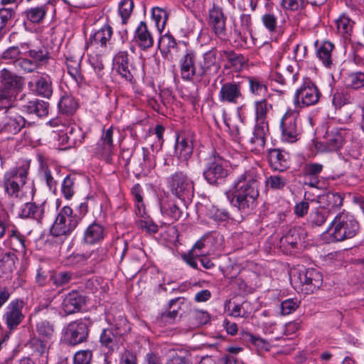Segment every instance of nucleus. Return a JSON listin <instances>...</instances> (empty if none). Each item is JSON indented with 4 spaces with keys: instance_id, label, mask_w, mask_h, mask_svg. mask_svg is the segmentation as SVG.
Listing matches in <instances>:
<instances>
[{
    "instance_id": "34",
    "label": "nucleus",
    "mask_w": 364,
    "mask_h": 364,
    "mask_svg": "<svg viewBox=\"0 0 364 364\" xmlns=\"http://www.w3.org/2000/svg\"><path fill=\"white\" fill-rule=\"evenodd\" d=\"M268 159L270 166L274 170L283 171L288 166L285 154L279 149H274L270 150L268 154Z\"/></svg>"
},
{
    "instance_id": "3",
    "label": "nucleus",
    "mask_w": 364,
    "mask_h": 364,
    "mask_svg": "<svg viewBox=\"0 0 364 364\" xmlns=\"http://www.w3.org/2000/svg\"><path fill=\"white\" fill-rule=\"evenodd\" d=\"M168 186L173 195L184 201L190 199L194 193V183L186 173L177 171L167 178Z\"/></svg>"
},
{
    "instance_id": "33",
    "label": "nucleus",
    "mask_w": 364,
    "mask_h": 364,
    "mask_svg": "<svg viewBox=\"0 0 364 364\" xmlns=\"http://www.w3.org/2000/svg\"><path fill=\"white\" fill-rule=\"evenodd\" d=\"M67 70L69 75L77 83L83 81V75L81 73V57L79 55H68L65 58Z\"/></svg>"
},
{
    "instance_id": "7",
    "label": "nucleus",
    "mask_w": 364,
    "mask_h": 364,
    "mask_svg": "<svg viewBox=\"0 0 364 364\" xmlns=\"http://www.w3.org/2000/svg\"><path fill=\"white\" fill-rule=\"evenodd\" d=\"M320 97L321 92L316 84L309 78H306L295 92L294 104L299 108L314 105Z\"/></svg>"
},
{
    "instance_id": "10",
    "label": "nucleus",
    "mask_w": 364,
    "mask_h": 364,
    "mask_svg": "<svg viewBox=\"0 0 364 364\" xmlns=\"http://www.w3.org/2000/svg\"><path fill=\"white\" fill-rule=\"evenodd\" d=\"M280 127L282 141L293 143L299 139L300 129L295 114L287 112L281 119Z\"/></svg>"
},
{
    "instance_id": "56",
    "label": "nucleus",
    "mask_w": 364,
    "mask_h": 364,
    "mask_svg": "<svg viewBox=\"0 0 364 364\" xmlns=\"http://www.w3.org/2000/svg\"><path fill=\"white\" fill-rule=\"evenodd\" d=\"M134 9L133 0H122L119 5V14L122 23L126 24Z\"/></svg>"
},
{
    "instance_id": "29",
    "label": "nucleus",
    "mask_w": 364,
    "mask_h": 364,
    "mask_svg": "<svg viewBox=\"0 0 364 364\" xmlns=\"http://www.w3.org/2000/svg\"><path fill=\"white\" fill-rule=\"evenodd\" d=\"M306 236L305 230L301 227L291 228L287 233L282 237L280 242L283 246H290L296 248L299 242Z\"/></svg>"
},
{
    "instance_id": "26",
    "label": "nucleus",
    "mask_w": 364,
    "mask_h": 364,
    "mask_svg": "<svg viewBox=\"0 0 364 364\" xmlns=\"http://www.w3.org/2000/svg\"><path fill=\"white\" fill-rule=\"evenodd\" d=\"M323 166L318 163L306 164L303 168L305 184L310 187L317 188L320 183L321 173Z\"/></svg>"
},
{
    "instance_id": "36",
    "label": "nucleus",
    "mask_w": 364,
    "mask_h": 364,
    "mask_svg": "<svg viewBox=\"0 0 364 364\" xmlns=\"http://www.w3.org/2000/svg\"><path fill=\"white\" fill-rule=\"evenodd\" d=\"M112 35V28L109 25L104 26L89 38L87 44L100 43L101 46H106Z\"/></svg>"
},
{
    "instance_id": "28",
    "label": "nucleus",
    "mask_w": 364,
    "mask_h": 364,
    "mask_svg": "<svg viewBox=\"0 0 364 364\" xmlns=\"http://www.w3.org/2000/svg\"><path fill=\"white\" fill-rule=\"evenodd\" d=\"M209 23L218 36L225 34V19L223 11L219 7H213L209 12Z\"/></svg>"
},
{
    "instance_id": "4",
    "label": "nucleus",
    "mask_w": 364,
    "mask_h": 364,
    "mask_svg": "<svg viewBox=\"0 0 364 364\" xmlns=\"http://www.w3.org/2000/svg\"><path fill=\"white\" fill-rule=\"evenodd\" d=\"M228 162L216 152L206 159L203 171L205 179L213 185L220 183L228 175Z\"/></svg>"
},
{
    "instance_id": "25",
    "label": "nucleus",
    "mask_w": 364,
    "mask_h": 364,
    "mask_svg": "<svg viewBox=\"0 0 364 364\" xmlns=\"http://www.w3.org/2000/svg\"><path fill=\"white\" fill-rule=\"evenodd\" d=\"M1 87L14 93L16 95L23 87V81L22 78L6 69L1 71Z\"/></svg>"
},
{
    "instance_id": "49",
    "label": "nucleus",
    "mask_w": 364,
    "mask_h": 364,
    "mask_svg": "<svg viewBox=\"0 0 364 364\" xmlns=\"http://www.w3.org/2000/svg\"><path fill=\"white\" fill-rule=\"evenodd\" d=\"M76 257L78 258V262H85L92 264L102 261L104 258L102 250H100L98 249L78 254Z\"/></svg>"
},
{
    "instance_id": "47",
    "label": "nucleus",
    "mask_w": 364,
    "mask_h": 364,
    "mask_svg": "<svg viewBox=\"0 0 364 364\" xmlns=\"http://www.w3.org/2000/svg\"><path fill=\"white\" fill-rule=\"evenodd\" d=\"M223 56L228 60L229 67L235 70H240L245 63V59L241 54H237L233 50H224Z\"/></svg>"
},
{
    "instance_id": "1",
    "label": "nucleus",
    "mask_w": 364,
    "mask_h": 364,
    "mask_svg": "<svg viewBox=\"0 0 364 364\" xmlns=\"http://www.w3.org/2000/svg\"><path fill=\"white\" fill-rule=\"evenodd\" d=\"M261 179L260 169L254 167L245 171L235 179L232 203L242 213L248 214L255 207Z\"/></svg>"
},
{
    "instance_id": "21",
    "label": "nucleus",
    "mask_w": 364,
    "mask_h": 364,
    "mask_svg": "<svg viewBox=\"0 0 364 364\" xmlns=\"http://www.w3.org/2000/svg\"><path fill=\"white\" fill-rule=\"evenodd\" d=\"M85 303L86 299L82 294L73 291L65 296L61 306L64 312L69 315L80 311Z\"/></svg>"
},
{
    "instance_id": "15",
    "label": "nucleus",
    "mask_w": 364,
    "mask_h": 364,
    "mask_svg": "<svg viewBox=\"0 0 364 364\" xmlns=\"http://www.w3.org/2000/svg\"><path fill=\"white\" fill-rule=\"evenodd\" d=\"M181 75L185 80L193 79L200 80L198 73V64L196 63V56L193 51L187 52L180 60Z\"/></svg>"
},
{
    "instance_id": "42",
    "label": "nucleus",
    "mask_w": 364,
    "mask_h": 364,
    "mask_svg": "<svg viewBox=\"0 0 364 364\" xmlns=\"http://www.w3.org/2000/svg\"><path fill=\"white\" fill-rule=\"evenodd\" d=\"M346 87L357 90L364 86V73L361 72L348 73L343 80Z\"/></svg>"
},
{
    "instance_id": "59",
    "label": "nucleus",
    "mask_w": 364,
    "mask_h": 364,
    "mask_svg": "<svg viewBox=\"0 0 364 364\" xmlns=\"http://www.w3.org/2000/svg\"><path fill=\"white\" fill-rule=\"evenodd\" d=\"M336 25L339 33L345 35L351 32L353 22L348 16L342 15L336 21Z\"/></svg>"
},
{
    "instance_id": "45",
    "label": "nucleus",
    "mask_w": 364,
    "mask_h": 364,
    "mask_svg": "<svg viewBox=\"0 0 364 364\" xmlns=\"http://www.w3.org/2000/svg\"><path fill=\"white\" fill-rule=\"evenodd\" d=\"M36 330L44 339H51L54 334V326L49 321L39 318L36 321Z\"/></svg>"
},
{
    "instance_id": "43",
    "label": "nucleus",
    "mask_w": 364,
    "mask_h": 364,
    "mask_svg": "<svg viewBox=\"0 0 364 364\" xmlns=\"http://www.w3.org/2000/svg\"><path fill=\"white\" fill-rule=\"evenodd\" d=\"M333 48V43L329 41H325L317 50L318 58L327 68H330L332 65L331 52Z\"/></svg>"
},
{
    "instance_id": "58",
    "label": "nucleus",
    "mask_w": 364,
    "mask_h": 364,
    "mask_svg": "<svg viewBox=\"0 0 364 364\" xmlns=\"http://www.w3.org/2000/svg\"><path fill=\"white\" fill-rule=\"evenodd\" d=\"M10 215L4 209H0V238H2L6 230H9L13 227Z\"/></svg>"
},
{
    "instance_id": "14",
    "label": "nucleus",
    "mask_w": 364,
    "mask_h": 364,
    "mask_svg": "<svg viewBox=\"0 0 364 364\" xmlns=\"http://www.w3.org/2000/svg\"><path fill=\"white\" fill-rule=\"evenodd\" d=\"M121 321L124 325L123 328L116 324L114 327L104 329L100 334V343L109 353L112 352L117 347V338L127 331L126 320L122 319Z\"/></svg>"
},
{
    "instance_id": "60",
    "label": "nucleus",
    "mask_w": 364,
    "mask_h": 364,
    "mask_svg": "<svg viewBox=\"0 0 364 364\" xmlns=\"http://www.w3.org/2000/svg\"><path fill=\"white\" fill-rule=\"evenodd\" d=\"M72 273L61 272L53 274L50 276V280L56 287H63L70 282L72 279Z\"/></svg>"
},
{
    "instance_id": "46",
    "label": "nucleus",
    "mask_w": 364,
    "mask_h": 364,
    "mask_svg": "<svg viewBox=\"0 0 364 364\" xmlns=\"http://www.w3.org/2000/svg\"><path fill=\"white\" fill-rule=\"evenodd\" d=\"M9 239L10 240L11 245H12L13 240H16V243L14 244V247H13L12 249L16 251L26 250L25 237L14 224L13 227H11L9 230Z\"/></svg>"
},
{
    "instance_id": "19",
    "label": "nucleus",
    "mask_w": 364,
    "mask_h": 364,
    "mask_svg": "<svg viewBox=\"0 0 364 364\" xmlns=\"http://www.w3.org/2000/svg\"><path fill=\"white\" fill-rule=\"evenodd\" d=\"M217 51L211 49L205 52L202 60L198 62V73L200 74V78L204 76H210L216 74L220 69V65L216 61Z\"/></svg>"
},
{
    "instance_id": "20",
    "label": "nucleus",
    "mask_w": 364,
    "mask_h": 364,
    "mask_svg": "<svg viewBox=\"0 0 364 364\" xmlns=\"http://www.w3.org/2000/svg\"><path fill=\"white\" fill-rule=\"evenodd\" d=\"M28 87L36 95L43 97L50 98L53 94L52 80L48 75L34 77L28 82Z\"/></svg>"
},
{
    "instance_id": "64",
    "label": "nucleus",
    "mask_w": 364,
    "mask_h": 364,
    "mask_svg": "<svg viewBox=\"0 0 364 364\" xmlns=\"http://www.w3.org/2000/svg\"><path fill=\"white\" fill-rule=\"evenodd\" d=\"M91 359L92 351L80 350L75 354L74 364H90Z\"/></svg>"
},
{
    "instance_id": "11",
    "label": "nucleus",
    "mask_w": 364,
    "mask_h": 364,
    "mask_svg": "<svg viewBox=\"0 0 364 364\" xmlns=\"http://www.w3.org/2000/svg\"><path fill=\"white\" fill-rule=\"evenodd\" d=\"M113 149V128L111 127L103 132L96 144L95 153L107 163L111 164L112 162Z\"/></svg>"
},
{
    "instance_id": "30",
    "label": "nucleus",
    "mask_w": 364,
    "mask_h": 364,
    "mask_svg": "<svg viewBox=\"0 0 364 364\" xmlns=\"http://www.w3.org/2000/svg\"><path fill=\"white\" fill-rule=\"evenodd\" d=\"M105 234L104 227L99 223H93L85 230L83 241L87 244L93 245L102 240Z\"/></svg>"
},
{
    "instance_id": "22",
    "label": "nucleus",
    "mask_w": 364,
    "mask_h": 364,
    "mask_svg": "<svg viewBox=\"0 0 364 364\" xmlns=\"http://www.w3.org/2000/svg\"><path fill=\"white\" fill-rule=\"evenodd\" d=\"M184 301L183 297H177L169 301L168 310L160 314L158 317L159 322L164 326L173 323L178 316V311Z\"/></svg>"
},
{
    "instance_id": "63",
    "label": "nucleus",
    "mask_w": 364,
    "mask_h": 364,
    "mask_svg": "<svg viewBox=\"0 0 364 364\" xmlns=\"http://www.w3.org/2000/svg\"><path fill=\"white\" fill-rule=\"evenodd\" d=\"M63 132H65V136L64 137V136L62 135L63 137V142L70 144H75L77 139L76 134H80V130L75 126H68L65 127V130Z\"/></svg>"
},
{
    "instance_id": "18",
    "label": "nucleus",
    "mask_w": 364,
    "mask_h": 364,
    "mask_svg": "<svg viewBox=\"0 0 364 364\" xmlns=\"http://www.w3.org/2000/svg\"><path fill=\"white\" fill-rule=\"evenodd\" d=\"M114 65L117 72L127 81L132 82L134 79V68L127 51H119L114 58Z\"/></svg>"
},
{
    "instance_id": "44",
    "label": "nucleus",
    "mask_w": 364,
    "mask_h": 364,
    "mask_svg": "<svg viewBox=\"0 0 364 364\" xmlns=\"http://www.w3.org/2000/svg\"><path fill=\"white\" fill-rule=\"evenodd\" d=\"M28 56L36 62L38 67L46 64L50 59V53L46 47H41L38 49L28 50Z\"/></svg>"
},
{
    "instance_id": "61",
    "label": "nucleus",
    "mask_w": 364,
    "mask_h": 364,
    "mask_svg": "<svg viewBox=\"0 0 364 364\" xmlns=\"http://www.w3.org/2000/svg\"><path fill=\"white\" fill-rule=\"evenodd\" d=\"M176 46V40L169 34L161 36L159 42V47L163 53L170 52V50L175 48Z\"/></svg>"
},
{
    "instance_id": "2",
    "label": "nucleus",
    "mask_w": 364,
    "mask_h": 364,
    "mask_svg": "<svg viewBox=\"0 0 364 364\" xmlns=\"http://www.w3.org/2000/svg\"><path fill=\"white\" fill-rule=\"evenodd\" d=\"M359 230V224L348 213H338L330 224L326 232L331 242H341L353 238Z\"/></svg>"
},
{
    "instance_id": "13",
    "label": "nucleus",
    "mask_w": 364,
    "mask_h": 364,
    "mask_svg": "<svg viewBox=\"0 0 364 364\" xmlns=\"http://www.w3.org/2000/svg\"><path fill=\"white\" fill-rule=\"evenodd\" d=\"M343 131L337 129H328L323 140L317 142L316 147L318 151L329 152L338 150L343 145Z\"/></svg>"
},
{
    "instance_id": "51",
    "label": "nucleus",
    "mask_w": 364,
    "mask_h": 364,
    "mask_svg": "<svg viewBox=\"0 0 364 364\" xmlns=\"http://www.w3.org/2000/svg\"><path fill=\"white\" fill-rule=\"evenodd\" d=\"M16 98V95L14 93L0 87V110L13 109Z\"/></svg>"
},
{
    "instance_id": "35",
    "label": "nucleus",
    "mask_w": 364,
    "mask_h": 364,
    "mask_svg": "<svg viewBox=\"0 0 364 364\" xmlns=\"http://www.w3.org/2000/svg\"><path fill=\"white\" fill-rule=\"evenodd\" d=\"M43 204L38 206L33 203H26L19 215L22 218H31L40 222L43 217Z\"/></svg>"
},
{
    "instance_id": "39",
    "label": "nucleus",
    "mask_w": 364,
    "mask_h": 364,
    "mask_svg": "<svg viewBox=\"0 0 364 364\" xmlns=\"http://www.w3.org/2000/svg\"><path fill=\"white\" fill-rule=\"evenodd\" d=\"M166 364H191V355L185 349L171 350Z\"/></svg>"
},
{
    "instance_id": "54",
    "label": "nucleus",
    "mask_w": 364,
    "mask_h": 364,
    "mask_svg": "<svg viewBox=\"0 0 364 364\" xmlns=\"http://www.w3.org/2000/svg\"><path fill=\"white\" fill-rule=\"evenodd\" d=\"M208 215L210 218L216 222H225L230 218V213L226 210L219 208L215 205H212L208 209Z\"/></svg>"
},
{
    "instance_id": "5",
    "label": "nucleus",
    "mask_w": 364,
    "mask_h": 364,
    "mask_svg": "<svg viewBox=\"0 0 364 364\" xmlns=\"http://www.w3.org/2000/svg\"><path fill=\"white\" fill-rule=\"evenodd\" d=\"M80 220L69 206H65L58 213L50 232L54 237L68 235L77 227Z\"/></svg>"
},
{
    "instance_id": "32",
    "label": "nucleus",
    "mask_w": 364,
    "mask_h": 364,
    "mask_svg": "<svg viewBox=\"0 0 364 364\" xmlns=\"http://www.w3.org/2000/svg\"><path fill=\"white\" fill-rule=\"evenodd\" d=\"M48 103L40 100H35L26 102L22 106V110L29 114H35L37 117H45L48 114Z\"/></svg>"
},
{
    "instance_id": "50",
    "label": "nucleus",
    "mask_w": 364,
    "mask_h": 364,
    "mask_svg": "<svg viewBox=\"0 0 364 364\" xmlns=\"http://www.w3.org/2000/svg\"><path fill=\"white\" fill-rule=\"evenodd\" d=\"M233 33L236 36L235 41L242 42L245 46H250L254 43L252 29H246L235 25Z\"/></svg>"
},
{
    "instance_id": "27",
    "label": "nucleus",
    "mask_w": 364,
    "mask_h": 364,
    "mask_svg": "<svg viewBox=\"0 0 364 364\" xmlns=\"http://www.w3.org/2000/svg\"><path fill=\"white\" fill-rule=\"evenodd\" d=\"M134 41L142 50H146L153 46V37L148 31L146 23L144 21H141L136 28Z\"/></svg>"
},
{
    "instance_id": "48",
    "label": "nucleus",
    "mask_w": 364,
    "mask_h": 364,
    "mask_svg": "<svg viewBox=\"0 0 364 364\" xmlns=\"http://www.w3.org/2000/svg\"><path fill=\"white\" fill-rule=\"evenodd\" d=\"M60 111L65 114H73L77 108L75 100L70 95L63 96L58 102Z\"/></svg>"
},
{
    "instance_id": "62",
    "label": "nucleus",
    "mask_w": 364,
    "mask_h": 364,
    "mask_svg": "<svg viewBox=\"0 0 364 364\" xmlns=\"http://www.w3.org/2000/svg\"><path fill=\"white\" fill-rule=\"evenodd\" d=\"M152 18L154 20L157 29L161 32L166 24V12L159 8L152 9Z\"/></svg>"
},
{
    "instance_id": "53",
    "label": "nucleus",
    "mask_w": 364,
    "mask_h": 364,
    "mask_svg": "<svg viewBox=\"0 0 364 364\" xmlns=\"http://www.w3.org/2000/svg\"><path fill=\"white\" fill-rule=\"evenodd\" d=\"M320 203L326 202V205L331 208H338L343 205V198L337 193L328 192L319 198Z\"/></svg>"
},
{
    "instance_id": "52",
    "label": "nucleus",
    "mask_w": 364,
    "mask_h": 364,
    "mask_svg": "<svg viewBox=\"0 0 364 364\" xmlns=\"http://www.w3.org/2000/svg\"><path fill=\"white\" fill-rule=\"evenodd\" d=\"M16 255L11 252L1 250L0 256V268L4 272H11L14 267Z\"/></svg>"
},
{
    "instance_id": "38",
    "label": "nucleus",
    "mask_w": 364,
    "mask_h": 364,
    "mask_svg": "<svg viewBox=\"0 0 364 364\" xmlns=\"http://www.w3.org/2000/svg\"><path fill=\"white\" fill-rule=\"evenodd\" d=\"M255 121L257 123L268 124L266 121L267 112L272 108L264 98L255 102Z\"/></svg>"
},
{
    "instance_id": "23",
    "label": "nucleus",
    "mask_w": 364,
    "mask_h": 364,
    "mask_svg": "<svg viewBox=\"0 0 364 364\" xmlns=\"http://www.w3.org/2000/svg\"><path fill=\"white\" fill-rule=\"evenodd\" d=\"M160 209L162 215L168 218L172 223L183 218L186 215L184 213V205L180 206L176 202L167 198L161 200Z\"/></svg>"
},
{
    "instance_id": "37",
    "label": "nucleus",
    "mask_w": 364,
    "mask_h": 364,
    "mask_svg": "<svg viewBox=\"0 0 364 364\" xmlns=\"http://www.w3.org/2000/svg\"><path fill=\"white\" fill-rule=\"evenodd\" d=\"M249 84L250 92L254 96L264 97L267 95L268 88L264 80L256 77H247L244 78Z\"/></svg>"
},
{
    "instance_id": "16",
    "label": "nucleus",
    "mask_w": 364,
    "mask_h": 364,
    "mask_svg": "<svg viewBox=\"0 0 364 364\" xmlns=\"http://www.w3.org/2000/svg\"><path fill=\"white\" fill-rule=\"evenodd\" d=\"M242 84L243 81H232L223 84L218 94L219 101L220 102L237 104L239 100L242 97Z\"/></svg>"
},
{
    "instance_id": "41",
    "label": "nucleus",
    "mask_w": 364,
    "mask_h": 364,
    "mask_svg": "<svg viewBox=\"0 0 364 364\" xmlns=\"http://www.w3.org/2000/svg\"><path fill=\"white\" fill-rule=\"evenodd\" d=\"M329 215L328 208H316L312 210L308 218V223L312 227L322 225Z\"/></svg>"
},
{
    "instance_id": "55",
    "label": "nucleus",
    "mask_w": 364,
    "mask_h": 364,
    "mask_svg": "<svg viewBox=\"0 0 364 364\" xmlns=\"http://www.w3.org/2000/svg\"><path fill=\"white\" fill-rule=\"evenodd\" d=\"M15 67L23 72L31 73L38 68L36 62L26 58H19L14 62Z\"/></svg>"
},
{
    "instance_id": "31",
    "label": "nucleus",
    "mask_w": 364,
    "mask_h": 364,
    "mask_svg": "<svg viewBox=\"0 0 364 364\" xmlns=\"http://www.w3.org/2000/svg\"><path fill=\"white\" fill-rule=\"evenodd\" d=\"M268 132V124H255L252 136L250 139V143L256 150H260L264 148L266 142V134Z\"/></svg>"
},
{
    "instance_id": "17",
    "label": "nucleus",
    "mask_w": 364,
    "mask_h": 364,
    "mask_svg": "<svg viewBox=\"0 0 364 364\" xmlns=\"http://www.w3.org/2000/svg\"><path fill=\"white\" fill-rule=\"evenodd\" d=\"M299 279L306 294L314 293L318 289L323 283L322 274L315 269H308L299 273Z\"/></svg>"
},
{
    "instance_id": "40",
    "label": "nucleus",
    "mask_w": 364,
    "mask_h": 364,
    "mask_svg": "<svg viewBox=\"0 0 364 364\" xmlns=\"http://www.w3.org/2000/svg\"><path fill=\"white\" fill-rule=\"evenodd\" d=\"M51 0H48L47 4L41 6L33 7L25 11L27 19L33 23H41L47 14V4H50Z\"/></svg>"
},
{
    "instance_id": "12",
    "label": "nucleus",
    "mask_w": 364,
    "mask_h": 364,
    "mask_svg": "<svg viewBox=\"0 0 364 364\" xmlns=\"http://www.w3.org/2000/svg\"><path fill=\"white\" fill-rule=\"evenodd\" d=\"M23 302L20 299L12 300L6 306L3 318L9 330L16 328L23 320Z\"/></svg>"
},
{
    "instance_id": "6",
    "label": "nucleus",
    "mask_w": 364,
    "mask_h": 364,
    "mask_svg": "<svg viewBox=\"0 0 364 364\" xmlns=\"http://www.w3.org/2000/svg\"><path fill=\"white\" fill-rule=\"evenodd\" d=\"M92 322L90 319H79L68 324L64 330V341L68 346H77L87 341Z\"/></svg>"
},
{
    "instance_id": "8",
    "label": "nucleus",
    "mask_w": 364,
    "mask_h": 364,
    "mask_svg": "<svg viewBox=\"0 0 364 364\" xmlns=\"http://www.w3.org/2000/svg\"><path fill=\"white\" fill-rule=\"evenodd\" d=\"M28 168L20 166L5 173L3 184L5 192L12 198H18L19 193L26 184Z\"/></svg>"
},
{
    "instance_id": "9",
    "label": "nucleus",
    "mask_w": 364,
    "mask_h": 364,
    "mask_svg": "<svg viewBox=\"0 0 364 364\" xmlns=\"http://www.w3.org/2000/svg\"><path fill=\"white\" fill-rule=\"evenodd\" d=\"M25 124V119L14 109L5 110L0 122V133L16 134Z\"/></svg>"
},
{
    "instance_id": "57",
    "label": "nucleus",
    "mask_w": 364,
    "mask_h": 364,
    "mask_svg": "<svg viewBox=\"0 0 364 364\" xmlns=\"http://www.w3.org/2000/svg\"><path fill=\"white\" fill-rule=\"evenodd\" d=\"M143 154V163L141 164L142 169L149 170L154 168L156 165L155 156L154 155V149L142 148Z\"/></svg>"
},
{
    "instance_id": "24",
    "label": "nucleus",
    "mask_w": 364,
    "mask_h": 364,
    "mask_svg": "<svg viewBox=\"0 0 364 364\" xmlns=\"http://www.w3.org/2000/svg\"><path fill=\"white\" fill-rule=\"evenodd\" d=\"M175 150L181 161H187L193 154V136L190 134L178 136L176 139Z\"/></svg>"
}]
</instances>
